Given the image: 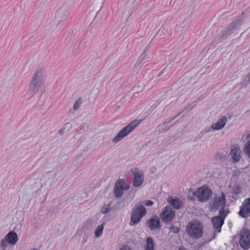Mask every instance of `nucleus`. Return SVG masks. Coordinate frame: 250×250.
<instances>
[{
    "label": "nucleus",
    "instance_id": "nucleus-1",
    "mask_svg": "<svg viewBox=\"0 0 250 250\" xmlns=\"http://www.w3.org/2000/svg\"><path fill=\"white\" fill-rule=\"evenodd\" d=\"M44 70L42 68H39L29 83V90L31 93L36 94L40 88L44 84V80L43 77Z\"/></svg>",
    "mask_w": 250,
    "mask_h": 250
},
{
    "label": "nucleus",
    "instance_id": "nucleus-2",
    "mask_svg": "<svg viewBox=\"0 0 250 250\" xmlns=\"http://www.w3.org/2000/svg\"><path fill=\"white\" fill-rule=\"evenodd\" d=\"M203 223L196 220L189 222L186 227L188 235L194 239H199L203 236Z\"/></svg>",
    "mask_w": 250,
    "mask_h": 250
},
{
    "label": "nucleus",
    "instance_id": "nucleus-3",
    "mask_svg": "<svg viewBox=\"0 0 250 250\" xmlns=\"http://www.w3.org/2000/svg\"><path fill=\"white\" fill-rule=\"evenodd\" d=\"M146 213V210L144 206L141 203H138L132 209L130 224L131 225L137 224Z\"/></svg>",
    "mask_w": 250,
    "mask_h": 250
},
{
    "label": "nucleus",
    "instance_id": "nucleus-4",
    "mask_svg": "<svg viewBox=\"0 0 250 250\" xmlns=\"http://www.w3.org/2000/svg\"><path fill=\"white\" fill-rule=\"evenodd\" d=\"M143 120V119H142ZM141 120H135L124 127L118 134L112 139V141H120L127 136L142 122Z\"/></svg>",
    "mask_w": 250,
    "mask_h": 250
},
{
    "label": "nucleus",
    "instance_id": "nucleus-5",
    "mask_svg": "<svg viewBox=\"0 0 250 250\" xmlns=\"http://www.w3.org/2000/svg\"><path fill=\"white\" fill-rule=\"evenodd\" d=\"M18 237L17 234L14 231H11L1 241L0 248L2 250H7L10 245L14 246L17 243Z\"/></svg>",
    "mask_w": 250,
    "mask_h": 250
},
{
    "label": "nucleus",
    "instance_id": "nucleus-6",
    "mask_svg": "<svg viewBox=\"0 0 250 250\" xmlns=\"http://www.w3.org/2000/svg\"><path fill=\"white\" fill-rule=\"evenodd\" d=\"M226 205V195L224 192H221V196H215L212 204V207L217 209L219 207H221V209L219 210V214H221L223 213H226L227 210H225L224 208Z\"/></svg>",
    "mask_w": 250,
    "mask_h": 250
},
{
    "label": "nucleus",
    "instance_id": "nucleus-7",
    "mask_svg": "<svg viewBox=\"0 0 250 250\" xmlns=\"http://www.w3.org/2000/svg\"><path fill=\"white\" fill-rule=\"evenodd\" d=\"M193 194L196 196L198 201L204 202L211 196L212 191L208 187H202L196 192H194Z\"/></svg>",
    "mask_w": 250,
    "mask_h": 250
},
{
    "label": "nucleus",
    "instance_id": "nucleus-8",
    "mask_svg": "<svg viewBox=\"0 0 250 250\" xmlns=\"http://www.w3.org/2000/svg\"><path fill=\"white\" fill-rule=\"evenodd\" d=\"M129 186L123 179L118 180L115 185L114 193L116 198H120L123 194V190H128Z\"/></svg>",
    "mask_w": 250,
    "mask_h": 250
},
{
    "label": "nucleus",
    "instance_id": "nucleus-9",
    "mask_svg": "<svg viewBox=\"0 0 250 250\" xmlns=\"http://www.w3.org/2000/svg\"><path fill=\"white\" fill-rule=\"evenodd\" d=\"M239 244L244 250L250 248V231L248 229H242L240 233Z\"/></svg>",
    "mask_w": 250,
    "mask_h": 250
},
{
    "label": "nucleus",
    "instance_id": "nucleus-10",
    "mask_svg": "<svg viewBox=\"0 0 250 250\" xmlns=\"http://www.w3.org/2000/svg\"><path fill=\"white\" fill-rule=\"evenodd\" d=\"M229 212V211H226V213H223L221 214H219V215L212 218L211 222L216 232H220L221 231V227L224 224L225 218Z\"/></svg>",
    "mask_w": 250,
    "mask_h": 250
},
{
    "label": "nucleus",
    "instance_id": "nucleus-11",
    "mask_svg": "<svg viewBox=\"0 0 250 250\" xmlns=\"http://www.w3.org/2000/svg\"><path fill=\"white\" fill-rule=\"evenodd\" d=\"M131 172L134 176L133 186L135 187H139L143 183L144 175L142 170L134 168L131 169Z\"/></svg>",
    "mask_w": 250,
    "mask_h": 250
},
{
    "label": "nucleus",
    "instance_id": "nucleus-12",
    "mask_svg": "<svg viewBox=\"0 0 250 250\" xmlns=\"http://www.w3.org/2000/svg\"><path fill=\"white\" fill-rule=\"evenodd\" d=\"M175 211L170 206H167L164 210L160 214L162 221L164 222H169L175 217Z\"/></svg>",
    "mask_w": 250,
    "mask_h": 250
},
{
    "label": "nucleus",
    "instance_id": "nucleus-13",
    "mask_svg": "<svg viewBox=\"0 0 250 250\" xmlns=\"http://www.w3.org/2000/svg\"><path fill=\"white\" fill-rule=\"evenodd\" d=\"M241 151L237 145H232L230 147L229 155L233 162H238L241 158Z\"/></svg>",
    "mask_w": 250,
    "mask_h": 250
},
{
    "label": "nucleus",
    "instance_id": "nucleus-14",
    "mask_svg": "<svg viewBox=\"0 0 250 250\" xmlns=\"http://www.w3.org/2000/svg\"><path fill=\"white\" fill-rule=\"evenodd\" d=\"M250 213V198L245 200L239 212L240 216L243 218L247 217Z\"/></svg>",
    "mask_w": 250,
    "mask_h": 250
},
{
    "label": "nucleus",
    "instance_id": "nucleus-15",
    "mask_svg": "<svg viewBox=\"0 0 250 250\" xmlns=\"http://www.w3.org/2000/svg\"><path fill=\"white\" fill-rule=\"evenodd\" d=\"M244 13H243L241 16H239L236 19L232 21L229 24L228 26L226 27V30L231 34V31L233 29H234L237 25H238L242 20L243 19V15Z\"/></svg>",
    "mask_w": 250,
    "mask_h": 250
},
{
    "label": "nucleus",
    "instance_id": "nucleus-16",
    "mask_svg": "<svg viewBox=\"0 0 250 250\" xmlns=\"http://www.w3.org/2000/svg\"><path fill=\"white\" fill-rule=\"evenodd\" d=\"M147 224L151 229H159L161 228V225L159 219L158 217L155 216V218L150 219L147 221Z\"/></svg>",
    "mask_w": 250,
    "mask_h": 250
},
{
    "label": "nucleus",
    "instance_id": "nucleus-17",
    "mask_svg": "<svg viewBox=\"0 0 250 250\" xmlns=\"http://www.w3.org/2000/svg\"><path fill=\"white\" fill-rule=\"evenodd\" d=\"M167 202L175 209H179L181 208V203L180 200L178 199H174L172 197H169L167 199Z\"/></svg>",
    "mask_w": 250,
    "mask_h": 250
},
{
    "label": "nucleus",
    "instance_id": "nucleus-18",
    "mask_svg": "<svg viewBox=\"0 0 250 250\" xmlns=\"http://www.w3.org/2000/svg\"><path fill=\"white\" fill-rule=\"evenodd\" d=\"M93 225V220L90 218L85 222L81 229L83 231H89L92 229Z\"/></svg>",
    "mask_w": 250,
    "mask_h": 250
},
{
    "label": "nucleus",
    "instance_id": "nucleus-19",
    "mask_svg": "<svg viewBox=\"0 0 250 250\" xmlns=\"http://www.w3.org/2000/svg\"><path fill=\"white\" fill-rule=\"evenodd\" d=\"M231 34L229 32V31H228L227 30H225L222 31V35L221 36H217L215 38V39L218 41V42H222V41L224 40L228 36H229Z\"/></svg>",
    "mask_w": 250,
    "mask_h": 250
},
{
    "label": "nucleus",
    "instance_id": "nucleus-20",
    "mask_svg": "<svg viewBox=\"0 0 250 250\" xmlns=\"http://www.w3.org/2000/svg\"><path fill=\"white\" fill-rule=\"evenodd\" d=\"M154 243L151 237H147L146 240V245L145 247V250H153Z\"/></svg>",
    "mask_w": 250,
    "mask_h": 250
},
{
    "label": "nucleus",
    "instance_id": "nucleus-21",
    "mask_svg": "<svg viewBox=\"0 0 250 250\" xmlns=\"http://www.w3.org/2000/svg\"><path fill=\"white\" fill-rule=\"evenodd\" d=\"M171 126H165V125L161 124L157 128V132L159 133H163L168 131Z\"/></svg>",
    "mask_w": 250,
    "mask_h": 250
},
{
    "label": "nucleus",
    "instance_id": "nucleus-22",
    "mask_svg": "<svg viewBox=\"0 0 250 250\" xmlns=\"http://www.w3.org/2000/svg\"><path fill=\"white\" fill-rule=\"evenodd\" d=\"M104 223L102 225L98 226L96 228L95 231V234L96 237L99 238L102 235L104 228Z\"/></svg>",
    "mask_w": 250,
    "mask_h": 250
},
{
    "label": "nucleus",
    "instance_id": "nucleus-23",
    "mask_svg": "<svg viewBox=\"0 0 250 250\" xmlns=\"http://www.w3.org/2000/svg\"><path fill=\"white\" fill-rule=\"evenodd\" d=\"M72 127V125L70 123H66L62 127V128L60 129L58 131V133L61 135H62L65 130H67L68 131Z\"/></svg>",
    "mask_w": 250,
    "mask_h": 250
},
{
    "label": "nucleus",
    "instance_id": "nucleus-24",
    "mask_svg": "<svg viewBox=\"0 0 250 250\" xmlns=\"http://www.w3.org/2000/svg\"><path fill=\"white\" fill-rule=\"evenodd\" d=\"M146 53L145 51H144L143 53L139 57L136 63L135 64L134 67H137L140 64H141L143 61L146 58Z\"/></svg>",
    "mask_w": 250,
    "mask_h": 250
},
{
    "label": "nucleus",
    "instance_id": "nucleus-25",
    "mask_svg": "<svg viewBox=\"0 0 250 250\" xmlns=\"http://www.w3.org/2000/svg\"><path fill=\"white\" fill-rule=\"evenodd\" d=\"M223 127H220V125L219 124L218 122H216V123L212 124L210 126V127L208 129V130H207V132L211 131V130H219L222 129Z\"/></svg>",
    "mask_w": 250,
    "mask_h": 250
},
{
    "label": "nucleus",
    "instance_id": "nucleus-26",
    "mask_svg": "<svg viewBox=\"0 0 250 250\" xmlns=\"http://www.w3.org/2000/svg\"><path fill=\"white\" fill-rule=\"evenodd\" d=\"M217 122L220 125L221 127H224L227 122V118L226 116H223L219 119Z\"/></svg>",
    "mask_w": 250,
    "mask_h": 250
},
{
    "label": "nucleus",
    "instance_id": "nucleus-27",
    "mask_svg": "<svg viewBox=\"0 0 250 250\" xmlns=\"http://www.w3.org/2000/svg\"><path fill=\"white\" fill-rule=\"evenodd\" d=\"M244 152L250 158V142H248V143L245 145Z\"/></svg>",
    "mask_w": 250,
    "mask_h": 250
},
{
    "label": "nucleus",
    "instance_id": "nucleus-28",
    "mask_svg": "<svg viewBox=\"0 0 250 250\" xmlns=\"http://www.w3.org/2000/svg\"><path fill=\"white\" fill-rule=\"evenodd\" d=\"M110 211V205L107 204L104 205L101 209V212L103 214H105Z\"/></svg>",
    "mask_w": 250,
    "mask_h": 250
},
{
    "label": "nucleus",
    "instance_id": "nucleus-29",
    "mask_svg": "<svg viewBox=\"0 0 250 250\" xmlns=\"http://www.w3.org/2000/svg\"><path fill=\"white\" fill-rule=\"evenodd\" d=\"M82 99L81 98H79V99H78L75 104H74V105L73 106V108L74 110H78L80 107V105L82 104Z\"/></svg>",
    "mask_w": 250,
    "mask_h": 250
},
{
    "label": "nucleus",
    "instance_id": "nucleus-30",
    "mask_svg": "<svg viewBox=\"0 0 250 250\" xmlns=\"http://www.w3.org/2000/svg\"><path fill=\"white\" fill-rule=\"evenodd\" d=\"M180 113L177 114V115L175 116L172 118H168L163 123V124L166 125L167 124L171 123L173 120H174L177 117H178Z\"/></svg>",
    "mask_w": 250,
    "mask_h": 250
},
{
    "label": "nucleus",
    "instance_id": "nucleus-31",
    "mask_svg": "<svg viewBox=\"0 0 250 250\" xmlns=\"http://www.w3.org/2000/svg\"><path fill=\"white\" fill-rule=\"evenodd\" d=\"M170 229L173 233H177L179 231V228L174 226H171L170 228Z\"/></svg>",
    "mask_w": 250,
    "mask_h": 250
},
{
    "label": "nucleus",
    "instance_id": "nucleus-32",
    "mask_svg": "<svg viewBox=\"0 0 250 250\" xmlns=\"http://www.w3.org/2000/svg\"><path fill=\"white\" fill-rule=\"evenodd\" d=\"M241 191V188L240 187H236V188H235L234 189H233V192L236 194V195H238L239 194V193H240Z\"/></svg>",
    "mask_w": 250,
    "mask_h": 250
},
{
    "label": "nucleus",
    "instance_id": "nucleus-33",
    "mask_svg": "<svg viewBox=\"0 0 250 250\" xmlns=\"http://www.w3.org/2000/svg\"><path fill=\"white\" fill-rule=\"evenodd\" d=\"M245 139L246 141H250V134H246L243 135L242 139Z\"/></svg>",
    "mask_w": 250,
    "mask_h": 250
},
{
    "label": "nucleus",
    "instance_id": "nucleus-34",
    "mask_svg": "<svg viewBox=\"0 0 250 250\" xmlns=\"http://www.w3.org/2000/svg\"><path fill=\"white\" fill-rule=\"evenodd\" d=\"M144 203L145 204L146 206H150L153 204V202L151 200H146L144 202Z\"/></svg>",
    "mask_w": 250,
    "mask_h": 250
},
{
    "label": "nucleus",
    "instance_id": "nucleus-35",
    "mask_svg": "<svg viewBox=\"0 0 250 250\" xmlns=\"http://www.w3.org/2000/svg\"><path fill=\"white\" fill-rule=\"evenodd\" d=\"M120 250H131V249L128 246H125L121 248Z\"/></svg>",
    "mask_w": 250,
    "mask_h": 250
},
{
    "label": "nucleus",
    "instance_id": "nucleus-36",
    "mask_svg": "<svg viewBox=\"0 0 250 250\" xmlns=\"http://www.w3.org/2000/svg\"><path fill=\"white\" fill-rule=\"evenodd\" d=\"M246 79H247L248 82H250V72L247 74Z\"/></svg>",
    "mask_w": 250,
    "mask_h": 250
},
{
    "label": "nucleus",
    "instance_id": "nucleus-37",
    "mask_svg": "<svg viewBox=\"0 0 250 250\" xmlns=\"http://www.w3.org/2000/svg\"><path fill=\"white\" fill-rule=\"evenodd\" d=\"M224 158V156H220L219 157V160H222V159Z\"/></svg>",
    "mask_w": 250,
    "mask_h": 250
},
{
    "label": "nucleus",
    "instance_id": "nucleus-38",
    "mask_svg": "<svg viewBox=\"0 0 250 250\" xmlns=\"http://www.w3.org/2000/svg\"><path fill=\"white\" fill-rule=\"evenodd\" d=\"M177 122V121L175 122L172 125H174L175 124H176Z\"/></svg>",
    "mask_w": 250,
    "mask_h": 250
},
{
    "label": "nucleus",
    "instance_id": "nucleus-39",
    "mask_svg": "<svg viewBox=\"0 0 250 250\" xmlns=\"http://www.w3.org/2000/svg\"><path fill=\"white\" fill-rule=\"evenodd\" d=\"M100 10H99V11H98V12H97V14H98L99 13V12L100 11Z\"/></svg>",
    "mask_w": 250,
    "mask_h": 250
}]
</instances>
